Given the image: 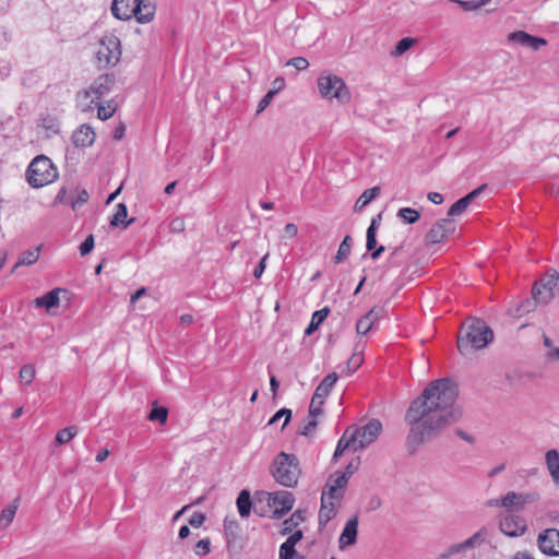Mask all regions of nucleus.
<instances>
[{
  "label": "nucleus",
  "instance_id": "f257e3e1",
  "mask_svg": "<svg viewBox=\"0 0 559 559\" xmlns=\"http://www.w3.org/2000/svg\"><path fill=\"white\" fill-rule=\"evenodd\" d=\"M456 396L457 391L451 380L430 382L406 412L405 420L411 427L408 443L419 444L456 423L461 416L455 406Z\"/></svg>",
  "mask_w": 559,
  "mask_h": 559
},
{
  "label": "nucleus",
  "instance_id": "f03ea898",
  "mask_svg": "<svg viewBox=\"0 0 559 559\" xmlns=\"http://www.w3.org/2000/svg\"><path fill=\"white\" fill-rule=\"evenodd\" d=\"M493 338L491 329L480 319L466 320L457 336L459 350L467 355L472 350L486 347Z\"/></svg>",
  "mask_w": 559,
  "mask_h": 559
},
{
  "label": "nucleus",
  "instance_id": "7ed1b4c3",
  "mask_svg": "<svg viewBox=\"0 0 559 559\" xmlns=\"http://www.w3.org/2000/svg\"><path fill=\"white\" fill-rule=\"evenodd\" d=\"M274 480L286 488H295L301 476V467L298 457L284 451L280 452L270 466Z\"/></svg>",
  "mask_w": 559,
  "mask_h": 559
},
{
  "label": "nucleus",
  "instance_id": "20e7f679",
  "mask_svg": "<svg viewBox=\"0 0 559 559\" xmlns=\"http://www.w3.org/2000/svg\"><path fill=\"white\" fill-rule=\"evenodd\" d=\"M156 12L155 0H114L111 13L121 21L135 17L139 23L151 22Z\"/></svg>",
  "mask_w": 559,
  "mask_h": 559
},
{
  "label": "nucleus",
  "instance_id": "39448f33",
  "mask_svg": "<svg viewBox=\"0 0 559 559\" xmlns=\"http://www.w3.org/2000/svg\"><path fill=\"white\" fill-rule=\"evenodd\" d=\"M116 85V76L114 74H102L96 78L92 84L76 95V104L81 111H93L98 102L108 95Z\"/></svg>",
  "mask_w": 559,
  "mask_h": 559
},
{
  "label": "nucleus",
  "instance_id": "423d86ee",
  "mask_svg": "<svg viewBox=\"0 0 559 559\" xmlns=\"http://www.w3.org/2000/svg\"><path fill=\"white\" fill-rule=\"evenodd\" d=\"M318 91L321 97L340 104H346L350 99V93L344 80L330 72H322L318 78Z\"/></svg>",
  "mask_w": 559,
  "mask_h": 559
},
{
  "label": "nucleus",
  "instance_id": "0eeeda50",
  "mask_svg": "<svg viewBox=\"0 0 559 559\" xmlns=\"http://www.w3.org/2000/svg\"><path fill=\"white\" fill-rule=\"evenodd\" d=\"M121 41L114 33L104 34L96 50V62L99 69L115 67L121 58Z\"/></svg>",
  "mask_w": 559,
  "mask_h": 559
},
{
  "label": "nucleus",
  "instance_id": "6e6552de",
  "mask_svg": "<svg viewBox=\"0 0 559 559\" xmlns=\"http://www.w3.org/2000/svg\"><path fill=\"white\" fill-rule=\"evenodd\" d=\"M559 295V273L556 270L543 275L532 287V296L540 305H548Z\"/></svg>",
  "mask_w": 559,
  "mask_h": 559
},
{
  "label": "nucleus",
  "instance_id": "1a4fd4ad",
  "mask_svg": "<svg viewBox=\"0 0 559 559\" xmlns=\"http://www.w3.org/2000/svg\"><path fill=\"white\" fill-rule=\"evenodd\" d=\"M352 477V472L349 473H334L332 474L323 488L321 500H330L333 502L341 503L345 488L349 478Z\"/></svg>",
  "mask_w": 559,
  "mask_h": 559
},
{
  "label": "nucleus",
  "instance_id": "9d476101",
  "mask_svg": "<svg viewBox=\"0 0 559 559\" xmlns=\"http://www.w3.org/2000/svg\"><path fill=\"white\" fill-rule=\"evenodd\" d=\"M381 430L382 424L378 419H371L365 426L356 428L350 435L354 449H364L374 442Z\"/></svg>",
  "mask_w": 559,
  "mask_h": 559
},
{
  "label": "nucleus",
  "instance_id": "9b49d317",
  "mask_svg": "<svg viewBox=\"0 0 559 559\" xmlns=\"http://www.w3.org/2000/svg\"><path fill=\"white\" fill-rule=\"evenodd\" d=\"M267 496V504L273 508V519H281L294 507L295 497L290 491L277 490L269 492Z\"/></svg>",
  "mask_w": 559,
  "mask_h": 559
},
{
  "label": "nucleus",
  "instance_id": "f8f14e48",
  "mask_svg": "<svg viewBox=\"0 0 559 559\" xmlns=\"http://www.w3.org/2000/svg\"><path fill=\"white\" fill-rule=\"evenodd\" d=\"M455 222L451 218L438 221L426 235L428 243H441L455 231Z\"/></svg>",
  "mask_w": 559,
  "mask_h": 559
},
{
  "label": "nucleus",
  "instance_id": "ddd939ff",
  "mask_svg": "<svg viewBox=\"0 0 559 559\" xmlns=\"http://www.w3.org/2000/svg\"><path fill=\"white\" fill-rule=\"evenodd\" d=\"M537 545L548 556H559V530L546 528L539 533Z\"/></svg>",
  "mask_w": 559,
  "mask_h": 559
},
{
  "label": "nucleus",
  "instance_id": "4468645a",
  "mask_svg": "<svg viewBox=\"0 0 559 559\" xmlns=\"http://www.w3.org/2000/svg\"><path fill=\"white\" fill-rule=\"evenodd\" d=\"M500 530L508 536L516 537L525 532L526 523L520 515L507 514L500 521Z\"/></svg>",
  "mask_w": 559,
  "mask_h": 559
},
{
  "label": "nucleus",
  "instance_id": "2eb2a0df",
  "mask_svg": "<svg viewBox=\"0 0 559 559\" xmlns=\"http://www.w3.org/2000/svg\"><path fill=\"white\" fill-rule=\"evenodd\" d=\"M508 40L521 46L531 48L534 51L539 50L547 45V40L542 37L533 36L524 31L512 32L508 35Z\"/></svg>",
  "mask_w": 559,
  "mask_h": 559
},
{
  "label": "nucleus",
  "instance_id": "dca6fc26",
  "mask_svg": "<svg viewBox=\"0 0 559 559\" xmlns=\"http://www.w3.org/2000/svg\"><path fill=\"white\" fill-rule=\"evenodd\" d=\"M487 188L486 185H483L469 193H467L465 197L459 199L456 202H454L451 207L448 211L449 217H455L461 214H463L468 205Z\"/></svg>",
  "mask_w": 559,
  "mask_h": 559
},
{
  "label": "nucleus",
  "instance_id": "f3484780",
  "mask_svg": "<svg viewBox=\"0 0 559 559\" xmlns=\"http://www.w3.org/2000/svg\"><path fill=\"white\" fill-rule=\"evenodd\" d=\"M358 533V516L354 515L348 519L345 523L343 532L338 538L340 548L344 549L347 546H352L356 543Z\"/></svg>",
  "mask_w": 559,
  "mask_h": 559
},
{
  "label": "nucleus",
  "instance_id": "a211bd4d",
  "mask_svg": "<svg viewBox=\"0 0 559 559\" xmlns=\"http://www.w3.org/2000/svg\"><path fill=\"white\" fill-rule=\"evenodd\" d=\"M537 500L536 493H518L514 491H509L507 495H504L501 500L500 504L503 508H522L524 504L534 502Z\"/></svg>",
  "mask_w": 559,
  "mask_h": 559
},
{
  "label": "nucleus",
  "instance_id": "6ab92c4d",
  "mask_svg": "<svg viewBox=\"0 0 559 559\" xmlns=\"http://www.w3.org/2000/svg\"><path fill=\"white\" fill-rule=\"evenodd\" d=\"M55 170V165L49 157L46 155H37L29 163L25 175H50V171Z\"/></svg>",
  "mask_w": 559,
  "mask_h": 559
},
{
  "label": "nucleus",
  "instance_id": "aec40b11",
  "mask_svg": "<svg viewBox=\"0 0 559 559\" xmlns=\"http://www.w3.org/2000/svg\"><path fill=\"white\" fill-rule=\"evenodd\" d=\"M338 376L336 372H331L323 378L320 384L316 388L314 391V402H318L319 406H322L324 403V399L330 394L331 390L335 385Z\"/></svg>",
  "mask_w": 559,
  "mask_h": 559
},
{
  "label": "nucleus",
  "instance_id": "412c9836",
  "mask_svg": "<svg viewBox=\"0 0 559 559\" xmlns=\"http://www.w3.org/2000/svg\"><path fill=\"white\" fill-rule=\"evenodd\" d=\"M95 132L87 126H80L72 134V142L76 147H86L94 143Z\"/></svg>",
  "mask_w": 559,
  "mask_h": 559
},
{
  "label": "nucleus",
  "instance_id": "4be33fe9",
  "mask_svg": "<svg viewBox=\"0 0 559 559\" xmlns=\"http://www.w3.org/2000/svg\"><path fill=\"white\" fill-rule=\"evenodd\" d=\"M382 309L372 308L362 316L356 323V331L360 335H366L381 317Z\"/></svg>",
  "mask_w": 559,
  "mask_h": 559
},
{
  "label": "nucleus",
  "instance_id": "5701e85b",
  "mask_svg": "<svg viewBox=\"0 0 559 559\" xmlns=\"http://www.w3.org/2000/svg\"><path fill=\"white\" fill-rule=\"evenodd\" d=\"M545 462L552 481L559 486V452L556 449L548 450Z\"/></svg>",
  "mask_w": 559,
  "mask_h": 559
},
{
  "label": "nucleus",
  "instance_id": "b1692460",
  "mask_svg": "<svg viewBox=\"0 0 559 559\" xmlns=\"http://www.w3.org/2000/svg\"><path fill=\"white\" fill-rule=\"evenodd\" d=\"M340 503L330 500H321V507L319 510V523L320 525L328 524L337 513Z\"/></svg>",
  "mask_w": 559,
  "mask_h": 559
},
{
  "label": "nucleus",
  "instance_id": "393cba45",
  "mask_svg": "<svg viewBox=\"0 0 559 559\" xmlns=\"http://www.w3.org/2000/svg\"><path fill=\"white\" fill-rule=\"evenodd\" d=\"M38 127L46 132L48 138H50L59 133L60 121L56 116L45 115L40 117Z\"/></svg>",
  "mask_w": 559,
  "mask_h": 559
},
{
  "label": "nucleus",
  "instance_id": "a878e982",
  "mask_svg": "<svg viewBox=\"0 0 559 559\" xmlns=\"http://www.w3.org/2000/svg\"><path fill=\"white\" fill-rule=\"evenodd\" d=\"M127 216H128V209H127L126 204H123V203L117 204L116 212L114 213V215L110 218V225L114 227L122 226V228L126 229L128 226H130L134 222V218L126 221Z\"/></svg>",
  "mask_w": 559,
  "mask_h": 559
},
{
  "label": "nucleus",
  "instance_id": "bb28decb",
  "mask_svg": "<svg viewBox=\"0 0 559 559\" xmlns=\"http://www.w3.org/2000/svg\"><path fill=\"white\" fill-rule=\"evenodd\" d=\"M306 520L305 511H295L289 519L283 522L282 535H288L292 532L299 530L298 526Z\"/></svg>",
  "mask_w": 559,
  "mask_h": 559
},
{
  "label": "nucleus",
  "instance_id": "cd10ccee",
  "mask_svg": "<svg viewBox=\"0 0 559 559\" xmlns=\"http://www.w3.org/2000/svg\"><path fill=\"white\" fill-rule=\"evenodd\" d=\"M224 532L227 547L230 548L239 537V524L236 520H224Z\"/></svg>",
  "mask_w": 559,
  "mask_h": 559
},
{
  "label": "nucleus",
  "instance_id": "c85d7f7f",
  "mask_svg": "<svg viewBox=\"0 0 559 559\" xmlns=\"http://www.w3.org/2000/svg\"><path fill=\"white\" fill-rule=\"evenodd\" d=\"M380 191H381V189L379 186L365 190L362 192V194L356 201L354 210L356 212L361 211L364 207L369 205L380 194Z\"/></svg>",
  "mask_w": 559,
  "mask_h": 559
},
{
  "label": "nucleus",
  "instance_id": "c756f323",
  "mask_svg": "<svg viewBox=\"0 0 559 559\" xmlns=\"http://www.w3.org/2000/svg\"><path fill=\"white\" fill-rule=\"evenodd\" d=\"M59 292L58 289H53L48 292L41 297L35 299V306L38 308H46L47 310L57 307L59 305Z\"/></svg>",
  "mask_w": 559,
  "mask_h": 559
},
{
  "label": "nucleus",
  "instance_id": "7c9ffc66",
  "mask_svg": "<svg viewBox=\"0 0 559 559\" xmlns=\"http://www.w3.org/2000/svg\"><path fill=\"white\" fill-rule=\"evenodd\" d=\"M250 492L246 489L241 490L237 498V508L241 518H248L251 513Z\"/></svg>",
  "mask_w": 559,
  "mask_h": 559
},
{
  "label": "nucleus",
  "instance_id": "2f4dec72",
  "mask_svg": "<svg viewBox=\"0 0 559 559\" xmlns=\"http://www.w3.org/2000/svg\"><path fill=\"white\" fill-rule=\"evenodd\" d=\"M330 312L329 308H323L313 312L309 325L305 330L306 335H311L319 325L326 319Z\"/></svg>",
  "mask_w": 559,
  "mask_h": 559
},
{
  "label": "nucleus",
  "instance_id": "473e14b6",
  "mask_svg": "<svg viewBox=\"0 0 559 559\" xmlns=\"http://www.w3.org/2000/svg\"><path fill=\"white\" fill-rule=\"evenodd\" d=\"M40 250H41V246H38L36 248L26 250L23 253H21V255L15 264V267L21 266V265L34 264L39 258Z\"/></svg>",
  "mask_w": 559,
  "mask_h": 559
},
{
  "label": "nucleus",
  "instance_id": "72a5a7b5",
  "mask_svg": "<svg viewBox=\"0 0 559 559\" xmlns=\"http://www.w3.org/2000/svg\"><path fill=\"white\" fill-rule=\"evenodd\" d=\"M353 239L349 235H346L341 242L337 253L334 258L335 263H340L348 258L350 254Z\"/></svg>",
  "mask_w": 559,
  "mask_h": 559
},
{
  "label": "nucleus",
  "instance_id": "f704fd0d",
  "mask_svg": "<svg viewBox=\"0 0 559 559\" xmlns=\"http://www.w3.org/2000/svg\"><path fill=\"white\" fill-rule=\"evenodd\" d=\"M396 216L406 224H415L420 218V213L412 207H402L397 211Z\"/></svg>",
  "mask_w": 559,
  "mask_h": 559
},
{
  "label": "nucleus",
  "instance_id": "c9c22d12",
  "mask_svg": "<svg viewBox=\"0 0 559 559\" xmlns=\"http://www.w3.org/2000/svg\"><path fill=\"white\" fill-rule=\"evenodd\" d=\"M540 305L539 301L535 300L533 297L532 299L526 298L523 300L513 311V316L521 317L525 313H530L533 310H535L536 306Z\"/></svg>",
  "mask_w": 559,
  "mask_h": 559
},
{
  "label": "nucleus",
  "instance_id": "e433bc0d",
  "mask_svg": "<svg viewBox=\"0 0 559 559\" xmlns=\"http://www.w3.org/2000/svg\"><path fill=\"white\" fill-rule=\"evenodd\" d=\"M95 107H97V116L100 120L111 118L116 111V104L112 100L108 102L106 105L98 102Z\"/></svg>",
  "mask_w": 559,
  "mask_h": 559
},
{
  "label": "nucleus",
  "instance_id": "4c0bfd02",
  "mask_svg": "<svg viewBox=\"0 0 559 559\" xmlns=\"http://www.w3.org/2000/svg\"><path fill=\"white\" fill-rule=\"evenodd\" d=\"M280 559H305L304 556L299 555L294 546L283 543L280 546L278 551Z\"/></svg>",
  "mask_w": 559,
  "mask_h": 559
},
{
  "label": "nucleus",
  "instance_id": "58836bf2",
  "mask_svg": "<svg viewBox=\"0 0 559 559\" xmlns=\"http://www.w3.org/2000/svg\"><path fill=\"white\" fill-rule=\"evenodd\" d=\"M485 538H486V532L484 530H480V531L476 532L475 534H473L469 538L464 540L460 545V548H472L475 546H479L480 544L484 543Z\"/></svg>",
  "mask_w": 559,
  "mask_h": 559
},
{
  "label": "nucleus",
  "instance_id": "ea45409f",
  "mask_svg": "<svg viewBox=\"0 0 559 559\" xmlns=\"http://www.w3.org/2000/svg\"><path fill=\"white\" fill-rule=\"evenodd\" d=\"M36 374L35 367L33 365H24L19 373L20 381L26 385L31 384Z\"/></svg>",
  "mask_w": 559,
  "mask_h": 559
},
{
  "label": "nucleus",
  "instance_id": "a19ab883",
  "mask_svg": "<svg viewBox=\"0 0 559 559\" xmlns=\"http://www.w3.org/2000/svg\"><path fill=\"white\" fill-rule=\"evenodd\" d=\"M16 506H10L2 510L0 514V527L5 528L12 523L16 513Z\"/></svg>",
  "mask_w": 559,
  "mask_h": 559
},
{
  "label": "nucleus",
  "instance_id": "79ce46f5",
  "mask_svg": "<svg viewBox=\"0 0 559 559\" xmlns=\"http://www.w3.org/2000/svg\"><path fill=\"white\" fill-rule=\"evenodd\" d=\"M76 435V429L74 427H68L62 430H60L56 436V441L59 444L68 443L70 440H72Z\"/></svg>",
  "mask_w": 559,
  "mask_h": 559
},
{
  "label": "nucleus",
  "instance_id": "37998d69",
  "mask_svg": "<svg viewBox=\"0 0 559 559\" xmlns=\"http://www.w3.org/2000/svg\"><path fill=\"white\" fill-rule=\"evenodd\" d=\"M167 416H168L167 408L155 406V407H153L151 409V412L148 414V419L150 420H157L160 424H165L166 420H167Z\"/></svg>",
  "mask_w": 559,
  "mask_h": 559
},
{
  "label": "nucleus",
  "instance_id": "c03bdc74",
  "mask_svg": "<svg viewBox=\"0 0 559 559\" xmlns=\"http://www.w3.org/2000/svg\"><path fill=\"white\" fill-rule=\"evenodd\" d=\"M90 199L88 192L85 189L79 190L76 197L71 201V207L73 211H78Z\"/></svg>",
  "mask_w": 559,
  "mask_h": 559
},
{
  "label": "nucleus",
  "instance_id": "a18cd8bd",
  "mask_svg": "<svg viewBox=\"0 0 559 559\" xmlns=\"http://www.w3.org/2000/svg\"><path fill=\"white\" fill-rule=\"evenodd\" d=\"M193 551L199 557H204L211 551V540L210 538H203L199 540L194 547Z\"/></svg>",
  "mask_w": 559,
  "mask_h": 559
},
{
  "label": "nucleus",
  "instance_id": "49530a36",
  "mask_svg": "<svg viewBox=\"0 0 559 559\" xmlns=\"http://www.w3.org/2000/svg\"><path fill=\"white\" fill-rule=\"evenodd\" d=\"M283 417H285L284 424L282 426V429H284L292 418V411L288 408H281L277 411L269 420V425L275 424Z\"/></svg>",
  "mask_w": 559,
  "mask_h": 559
},
{
  "label": "nucleus",
  "instance_id": "de8ad7c7",
  "mask_svg": "<svg viewBox=\"0 0 559 559\" xmlns=\"http://www.w3.org/2000/svg\"><path fill=\"white\" fill-rule=\"evenodd\" d=\"M185 228H186L185 219L180 216L173 218L168 225L169 233H171V234H180L185 230Z\"/></svg>",
  "mask_w": 559,
  "mask_h": 559
},
{
  "label": "nucleus",
  "instance_id": "09e8293b",
  "mask_svg": "<svg viewBox=\"0 0 559 559\" xmlns=\"http://www.w3.org/2000/svg\"><path fill=\"white\" fill-rule=\"evenodd\" d=\"M347 433H348V430H346L345 435L338 440L336 449L333 454L334 460H337V457L341 456L350 444H353V441H350V438L348 440L345 439Z\"/></svg>",
  "mask_w": 559,
  "mask_h": 559
},
{
  "label": "nucleus",
  "instance_id": "8fccbe9b",
  "mask_svg": "<svg viewBox=\"0 0 559 559\" xmlns=\"http://www.w3.org/2000/svg\"><path fill=\"white\" fill-rule=\"evenodd\" d=\"M277 94V90H270L258 104L257 114L262 112L269 107L273 97Z\"/></svg>",
  "mask_w": 559,
  "mask_h": 559
},
{
  "label": "nucleus",
  "instance_id": "3c124183",
  "mask_svg": "<svg viewBox=\"0 0 559 559\" xmlns=\"http://www.w3.org/2000/svg\"><path fill=\"white\" fill-rule=\"evenodd\" d=\"M413 44H414V39H412L409 37H405V38L401 39L395 46L394 55L395 56L403 55L405 51H407L413 46Z\"/></svg>",
  "mask_w": 559,
  "mask_h": 559
},
{
  "label": "nucleus",
  "instance_id": "603ef678",
  "mask_svg": "<svg viewBox=\"0 0 559 559\" xmlns=\"http://www.w3.org/2000/svg\"><path fill=\"white\" fill-rule=\"evenodd\" d=\"M362 361H364V358H362L361 354L352 355V357L347 361V369H348L347 374L355 372L361 366Z\"/></svg>",
  "mask_w": 559,
  "mask_h": 559
},
{
  "label": "nucleus",
  "instance_id": "864d4df0",
  "mask_svg": "<svg viewBox=\"0 0 559 559\" xmlns=\"http://www.w3.org/2000/svg\"><path fill=\"white\" fill-rule=\"evenodd\" d=\"M286 66H292L296 68L297 70H306L309 67V62L304 57H295L287 61Z\"/></svg>",
  "mask_w": 559,
  "mask_h": 559
},
{
  "label": "nucleus",
  "instance_id": "5fc2aeb1",
  "mask_svg": "<svg viewBox=\"0 0 559 559\" xmlns=\"http://www.w3.org/2000/svg\"><path fill=\"white\" fill-rule=\"evenodd\" d=\"M28 185L32 188L38 189L41 187H45L51 182H53V179L47 180L45 177H26Z\"/></svg>",
  "mask_w": 559,
  "mask_h": 559
},
{
  "label": "nucleus",
  "instance_id": "6e6d98bb",
  "mask_svg": "<svg viewBox=\"0 0 559 559\" xmlns=\"http://www.w3.org/2000/svg\"><path fill=\"white\" fill-rule=\"evenodd\" d=\"M94 248V236L88 235L80 246V253L82 257L88 254Z\"/></svg>",
  "mask_w": 559,
  "mask_h": 559
},
{
  "label": "nucleus",
  "instance_id": "4d7b16f0",
  "mask_svg": "<svg viewBox=\"0 0 559 559\" xmlns=\"http://www.w3.org/2000/svg\"><path fill=\"white\" fill-rule=\"evenodd\" d=\"M205 522V515L202 512H194L190 518L188 523L192 527H201Z\"/></svg>",
  "mask_w": 559,
  "mask_h": 559
},
{
  "label": "nucleus",
  "instance_id": "13d9d810",
  "mask_svg": "<svg viewBox=\"0 0 559 559\" xmlns=\"http://www.w3.org/2000/svg\"><path fill=\"white\" fill-rule=\"evenodd\" d=\"M317 426V420L314 418H310L308 423L299 430V433L302 436H311L314 432Z\"/></svg>",
  "mask_w": 559,
  "mask_h": 559
},
{
  "label": "nucleus",
  "instance_id": "bf43d9fd",
  "mask_svg": "<svg viewBox=\"0 0 559 559\" xmlns=\"http://www.w3.org/2000/svg\"><path fill=\"white\" fill-rule=\"evenodd\" d=\"M449 2L459 4L464 11H475V10H477V5H476V1L475 0H469V1L449 0Z\"/></svg>",
  "mask_w": 559,
  "mask_h": 559
},
{
  "label": "nucleus",
  "instance_id": "052dcab7",
  "mask_svg": "<svg viewBox=\"0 0 559 559\" xmlns=\"http://www.w3.org/2000/svg\"><path fill=\"white\" fill-rule=\"evenodd\" d=\"M288 535H289V536H288V538H287L284 543H286V544H288V545H290V546H294V547L296 546V544H297L298 542H300V540H301V538H302V536H304V534H302V531H301V530H296V531L292 532V533H290V534H288Z\"/></svg>",
  "mask_w": 559,
  "mask_h": 559
},
{
  "label": "nucleus",
  "instance_id": "680f3d73",
  "mask_svg": "<svg viewBox=\"0 0 559 559\" xmlns=\"http://www.w3.org/2000/svg\"><path fill=\"white\" fill-rule=\"evenodd\" d=\"M322 406H319L318 402H314V396H312L310 407H309V415L311 418H314L319 416L322 413Z\"/></svg>",
  "mask_w": 559,
  "mask_h": 559
},
{
  "label": "nucleus",
  "instance_id": "e2e57ef3",
  "mask_svg": "<svg viewBox=\"0 0 559 559\" xmlns=\"http://www.w3.org/2000/svg\"><path fill=\"white\" fill-rule=\"evenodd\" d=\"M269 254H265L261 261L259 262V264L255 266L254 271H253V276L255 278H260L265 270V261L267 259Z\"/></svg>",
  "mask_w": 559,
  "mask_h": 559
},
{
  "label": "nucleus",
  "instance_id": "0e129e2a",
  "mask_svg": "<svg viewBox=\"0 0 559 559\" xmlns=\"http://www.w3.org/2000/svg\"><path fill=\"white\" fill-rule=\"evenodd\" d=\"M546 357L548 360L551 361H559V347H551L546 353Z\"/></svg>",
  "mask_w": 559,
  "mask_h": 559
},
{
  "label": "nucleus",
  "instance_id": "69168bd1",
  "mask_svg": "<svg viewBox=\"0 0 559 559\" xmlns=\"http://www.w3.org/2000/svg\"><path fill=\"white\" fill-rule=\"evenodd\" d=\"M428 200L435 204H441L443 202V195L439 192H429L427 195Z\"/></svg>",
  "mask_w": 559,
  "mask_h": 559
},
{
  "label": "nucleus",
  "instance_id": "338daca9",
  "mask_svg": "<svg viewBox=\"0 0 559 559\" xmlns=\"http://www.w3.org/2000/svg\"><path fill=\"white\" fill-rule=\"evenodd\" d=\"M66 195H67V189L66 187H62L59 192L57 193L55 200H53V205H57L59 203H62L64 202L66 200Z\"/></svg>",
  "mask_w": 559,
  "mask_h": 559
},
{
  "label": "nucleus",
  "instance_id": "774afa93",
  "mask_svg": "<svg viewBox=\"0 0 559 559\" xmlns=\"http://www.w3.org/2000/svg\"><path fill=\"white\" fill-rule=\"evenodd\" d=\"M285 233L288 237H295L298 233V228L295 224L293 223H288L286 226H285Z\"/></svg>",
  "mask_w": 559,
  "mask_h": 559
}]
</instances>
